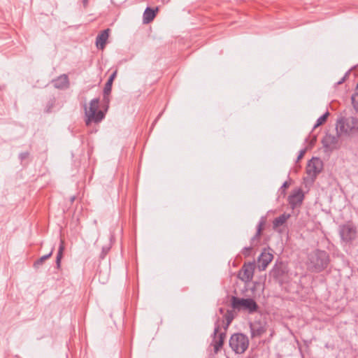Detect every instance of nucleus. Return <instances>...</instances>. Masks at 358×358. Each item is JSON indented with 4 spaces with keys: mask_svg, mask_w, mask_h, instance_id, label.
I'll list each match as a JSON object with an SVG mask.
<instances>
[{
    "mask_svg": "<svg viewBox=\"0 0 358 358\" xmlns=\"http://www.w3.org/2000/svg\"><path fill=\"white\" fill-rule=\"evenodd\" d=\"M290 214L284 213L278 217H275L273 221V229L277 230V229L283 225L287 220L290 217Z\"/></svg>",
    "mask_w": 358,
    "mask_h": 358,
    "instance_id": "nucleus-19",
    "label": "nucleus"
},
{
    "mask_svg": "<svg viewBox=\"0 0 358 358\" xmlns=\"http://www.w3.org/2000/svg\"><path fill=\"white\" fill-rule=\"evenodd\" d=\"M329 115V113L327 111L324 114H323L322 116H320L316 121L315 124L314 125L313 129H315L318 127L319 126L323 124L326 122L328 117Z\"/></svg>",
    "mask_w": 358,
    "mask_h": 358,
    "instance_id": "nucleus-23",
    "label": "nucleus"
},
{
    "mask_svg": "<svg viewBox=\"0 0 358 358\" xmlns=\"http://www.w3.org/2000/svg\"><path fill=\"white\" fill-rule=\"evenodd\" d=\"M287 273L286 266L282 263H276L271 271V275L279 282H282Z\"/></svg>",
    "mask_w": 358,
    "mask_h": 358,
    "instance_id": "nucleus-14",
    "label": "nucleus"
},
{
    "mask_svg": "<svg viewBox=\"0 0 358 358\" xmlns=\"http://www.w3.org/2000/svg\"><path fill=\"white\" fill-rule=\"evenodd\" d=\"M316 141H317V136H313V137L310 140L309 145H308V147H307V148L308 149L312 148L313 147V145H315V143H316Z\"/></svg>",
    "mask_w": 358,
    "mask_h": 358,
    "instance_id": "nucleus-28",
    "label": "nucleus"
},
{
    "mask_svg": "<svg viewBox=\"0 0 358 358\" xmlns=\"http://www.w3.org/2000/svg\"><path fill=\"white\" fill-rule=\"evenodd\" d=\"M117 71L113 72L109 77L103 88V101L108 103L110 101L109 95L111 92L113 82L116 76Z\"/></svg>",
    "mask_w": 358,
    "mask_h": 358,
    "instance_id": "nucleus-16",
    "label": "nucleus"
},
{
    "mask_svg": "<svg viewBox=\"0 0 358 358\" xmlns=\"http://www.w3.org/2000/svg\"><path fill=\"white\" fill-rule=\"evenodd\" d=\"M264 223L265 222L264 220H262L259 222L257 227V232L250 240V245L248 247H245L242 249L241 253L244 257H247L250 256L253 247L257 246L258 245L262 232L264 229Z\"/></svg>",
    "mask_w": 358,
    "mask_h": 358,
    "instance_id": "nucleus-8",
    "label": "nucleus"
},
{
    "mask_svg": "<svg viewBox=\"0 0 358 358\" xmlns=\"http://www.w3.org/2000/svg\"><path fill=\"white\" fill-rule=\"evenodd\" d=\"M110 246H109V245L103 246L101 252L99 255V258L101 259H103L106 257V256L107 255V254L108 253V252L110 251Z\"/></svg>",
    "mask_w": 358,
    "mask_h": 358,
    "instance_id": "nucleus-26",
    "label": "nucleus"
},
{
    "mask_svg": "<svg viewBox=\"0 0 358 358\" xmlns=\"http://www.w3.org/2000/svg\"><path fill=\"white\" fill-rule=\"evenodd\" d=\"M157 10V8H156V10H154L149 7L146 8L143 13V22L145 23H149L151 21H152L155 17Z\"/></svg>",
    "mask_w": 358,
    "mask_h": 358,
    "instance_id": "nucleus-20",
    "label": "nucleus"
},
{
    "mask_svg": "<svg viewBox=\"0 0 358 358\" xmlns=\"http://www.w3.org/2000/svg\"><path fill=\"white\" fill-rule=\"evenodd\" d=\"M231 304L234 310H245L250 314L257 312L259 309L256 301L251 298L243 299L233 296L231 299Z\"/></svg>",
    "mask_w": 358,
    "mask_h": 358,
    "instance_id": "nucleus-3",
    "label": "nucleus"
},
{
    "mask_svg": "<svg viewBox=\"0 0 358 358\" xmlns=\"http://www.w3.org/2000/svg\"><path fill=\"white\" fill-rule=\"evenodd\" d=\"M109 29L101 31L96 36V45L98 48L103 50L109 36Z\"/></svg>",
    "mask_w": 358,
    "mask_h": 358,
    "instance_id": "nucleus-18",
    "label": "nucleus"
},
{
    "mask_svg": "<svg viewBox=\"0 0 358 358\" xmlns=\"http://www.w3.org/2000/svg\"><path fill=\"white\" fill-rule=\"evenodd\" d=\"M53 251L54 248H52L51 251L48 255H43L39 259H38L36 261H35L34 263V267L35 268H39L40 266L43 265L44 262L52 256Z\"/></svg>",
    "mask_w": 358,
    "mask_h": 358,
    "instance_id": "nucleus-22",
    "label": "nucleus"
},
{
    "mask_svg": "<svg viewBox=\"0 0 358 358\" xmlns=\"http://www.w3.org/2000/svg\"><path fill=\"white\" fill-rule=\"evenodd\" d=\"M220 327L216 323L215 329H214V337L213 340V343L214 346V350L215 352H218L220 349L222 347L224 343V340L225 338L226 334L224 332L219 333Z\"/></svg>",
    "mask_w": 358,
    "mask_h": 358,
    "instance_id": "nucleus-13",
    "label": "nucleus"
},
{
    "mask_svg": "<svg viewBox=\"0 0 358 358\" xmlns=\"http://www.w3.org/2000/svg\"><path fill=\"white\" fill-rule=\"evenodd\" d=\"M350 72L348 71L345 76L337 83L338 85H341L342 83H343L345 82V80H346V78L348 77V75H349Z\"/></svg>",
    "mask_w": 358,
    "mask_h": 358,
    "instance_id": "nucleus-30",
    "label": "nucleus"
},
{
    "mask_svg": "<svg viewBox=\"0 0 358 358\" xmlns=\"http://www.w3.org/2000/svg\"><path fill=\"white\" fill-rule=\"evenodd\" d=\"M74 200H75V196H72L71 198V202L73 203L74 201Z\"/></svg>",
    "mask_w": 358,
    "mask_h": 358,
    "instance_id": "nucleus-33",
    "label": "nucleus"
},
{
    "mask_svg": "<svg viewBox=\"0 0 358 358\" xmlns=\"http://www.w3.org/2000/svg\"><path fill=\"white\" fill-rule=\"evenodd\" d=\"M64 248H65L64 241V240L61 239L58 252H57V257H56V265H57V268H59L61 266V260L63 257V252H64Z\"/></svg>",
    "mask_w": 358,
    "mask_h": 358,
    "instance_id": "nucleus-21",
    "label": "nucleus"
},
{
    "mask_svg": "<svg viewBox=\"0 0 358 358\" xmlns=\"http://www.w3.org/2000/svg\"><path fill=\"white\" fill-rule=\"evenodd\" d=\"M29 152H21L19 155V158L21 160V162H23L24 159H27L29 157Z\"/></svg>",
    "mask_w": 358,
    "mask_h": 358,
    "instance_id": "nucleus-27",
    "label": "nucleus"
},
{
    "mask_svg": "<svg viewBox=\"0 0 358 358\" xmlns=\"http://www.w3.org/2000/svg\"><path fill=\"white\" fill-rule=\"evenodd\" d=\"M341 136L338 133L336 136L327 134L322 140L323 147L328 150L337 149L338 148V138Z\"/></svg>",
    "mask_w": 358,
    "mask_h": 358,
    "instance_id": "nucleus-11",
    "label": "nucleus"
},
{
    "mask_svg": "<svg viewBox=\"0 0 358 358\" xmlns=\"http://www.w3.org/2000/svg\"><path fill=\"white\" fill-rule=\"evenodd\" d=\"M88 1L89 0H83V3L85 8H86L88 5Z\"/></svg>",
    "mask_w": 358,
    "mask_h": 358,
    "instance_id": "nucleus-32",
    "label": "nucleus"
},
{
    "mask_svg": "<svg viewBox=\"0 0 358 358\" xmlns=\"http://www.w3.org/2000/svg\"><path fill=\"white\" fill-rule=\"evenodd\" d=\"M248 338L243 334H233L229 340V346L236 353H243L248 348Z\"/></svg>",
    "mask_w": 358,
    "mask_h": 358,
    "instance_id": "nucleus-5",
    "label": "nucleus"
},
{
    "mask_svg": "<svg viewBox=\"0 0 358 358\" xmlns=\"http://www.w3.org/2000/svg\"><path fill=\"white\" fill-rule=\"evenodd\" d=\"M224 320L226 322L225 329L228 327V326L234 320V315L231 311L228 310L224 316Z\"/></svg>",
    "mask_w": 358,
    "mask_h": 358,
    "instance_id": "nucleus-24",
    "label": "nucleus"
},
{
    "mask_svg": "<svg viewBox=\"0 0 358 358\" xmlns=\"http://www.w3.org/2000/svg\"><path fill=\"white\" fill-rule=\"evenodd\" d=\"M323 169V163L318 157H313L308 163L306 167V173L310 178L312 182L315 181L317 176L322 171Z\"/></svg>",
    "mask_w": 358,
    "mask_h": 358,
    "instance_id": "nucleus-7",
    "label": "nucleus"
},
{
    "mask_svg": "<svg viewBox=\"0 0 358 358\" xmlns=\"http://www.w3.org/2000/svg\"><path fill=\"white\" fill-rule=\"evenodd\" d=\"M249 326L252 338L262 337L267 330L266 323L261 321L250 322Z\"/></svg>",
    "mask_w": 358,
    "mask_h": 358,
    "instance_id": "nucleus-10",
    "label": "nucleus"
},
{
    "mask_svg": "<svg viewBox=\"0 0 358 358\" xmlns=\"http://www.w3.org/2000/svg\"><path fill=\"white\" fill-rule=\"evenodd\" d=\"M357 87H358V83H357Z\"/></svg>",
    "mask_w": 358,
    "mask_h": 358,
    "instance_id": "nucleus-34",
    "label": "nucleus"
},
{
    "mask_svg": "<svg viewBox=\"0 0 358 358\" xmlns=\"http://www.w3.org/2000/svg\"><path fill=\"white\" fill-rule=\"evenodd\" d=\"M273 259V254L264 249L257 259V267L259 270L264 271Z\"/></svg>",
    "mask_w": 358,
    "mask_h": 358,
    "instance_id": "nucleus-12",
    "label": "nucleus"
},
{
    "mask_svg": "<svg viewBox=\"0 0 358 358\" xmlns=\"http://www.w3.org/2000/svg\"><path fill=\"white\" fill-rule=\"evenodd\" d=\"M99 103V99H93L90 103L89 109H87L86 106L85 107V115L87 117L85 123L87 126L92 122L95 123L100 122L105 117L103 111L98 110Z\"/></svg>",
    "mask_w": 358,
    "mask_h": 358,
    "instance_id": "nucleus-4",
    "label": "nucleus"
},
{
    "mask_svg": "<svg viewBox=\"0 0 358 358\" xmlns=\"http://www.w3.org/2000/svg\"><path fill=\"white\" fill-rule=\"evenodd\" d=\"M53 86L57 89H66L69 86V80L66 74H62L52 80Z\"/></svg>",
    "mask_w": 358,
    "mask_h": 358,
    "instance_id": "nucleus-17",
    "label": "nucleus"
},
{
    "mask_svg": "<svg viewBox=\"0 0 358 358\" xmlns=\"http://www.w3.org/2000/svg\"><path fill=\"white\" fill-rule=\"evenodd\" d=\"M255 268V262L245 263L238 271V278L245 282H250L253 278Z\"/></svg>",
    "mask_w": 358,
    "mask_h": 358,
    "instance_id": "nucleus-9",
    "label": "nucleus"
},
{
    "mask_svg": "<svg viewBox=\"0 0 358 358\" xmlns=\"http://www.w3.org/2000/svg\"><path fill=\"white\" fill-rule=\"evenodd\" d=\"M307 150H308V148H304V149L301 150L299 152V156H298V157H297V159H298V160H299V159H301V158H303V157L304 156V155H305V153L306 152Z\"/></svg>",
    "mask_w": 358,
    "mask_h": 358,
    "instance_id": "nucleus-29",
    "label": "nucleus"
},
{
    "mask_svg": "<svg viewBox=\"0 0 358 358\" xmlns=\"http://www.w3.org/2000/svg\"><path fill=\"white\" fill-rule=\"evenodd\" d=\"M352 104L357 113H358V92L354 94L352 97Z\"/></svg>",
    "mask_w": 358,
    "mask_h": 358,
    "instance_id": "nucleus-25",
    "label": "nucleus"
},
{
    "mask_svg": "<svg viewBox=\"0 0 358 358\" xmlns=\"http://www.w3.org/2000/svg\"><path fill=\"white\" fill-rule=\"evenodd\" d=\"M329 263V256L324 250H316L308 255V266L309 269L315 273L324 270Z\"/></svg>",
    "mask_w": 358,
    "mask_h": 358,
    "instance_id": "nucleus-1",
    "label": "nucleus"
},
{
    "mask_svg": "<svg viewBox=\"0 0 358 358\" xmlns=\"http://www.w3.org/2000/svg\"><path fill=\"white\" fill-rule=\"evenodd\" d=\"M339 234L344 242H351L357 237V227L352 222H348L339 226Z\"/></svg>",
    "mask_w": 358,
    "mask_h": 358,
    "instance_id": "nucleus-6",
    "label": "nucleus"
},
{
    "mask_svg": "<svg viewBox=\"0 0 358 358\" xmlns=\"http://www.w3.org/2000/svg\"><path fill=\"white\" fill-rule=\"evenodd\" d=\"M304 199V194L301 189H298L294 191L288 197V201L292 208L294 209L295 207L300 206Z\"/></svg>",
    "mask_w": 358,
    "mask_h": 358,
    "instance_id": "nucleus-15",
    "label": "nucleus"
},
{
    "mask_svg": "<svg viewBox=\"0 0 358 358\" xmlns=\"http://www.w3.org/2000/svg\"><path fill=\"white\" fill-rule=\"evenodd\" d=\"M338 135L350 136L358 133V118L355 116L341 117L336 124Z\"/></svg>",
    "mask_w": 358,
    "mask_h": 358,
    "instance_id": "nucleus-2",
    "label": "nucleus"
},
{
    "mask_svg": "<svg viewBox=\"0 0 358 358\" xmlns=\"http://www.w3.org/2000/svg\"><path fill=\"white\" fill-rule=\"evenodd\" d=\"M289 184L287 181H285L282 185L281 186L280 189H282V193H285V189L289 187Z\"/></svg>",
    "mask_w": 358,
    "mask_h": 358,
    "instance_id": "nucleus-31",
    "label": "nucleus"
}]
</instances>
